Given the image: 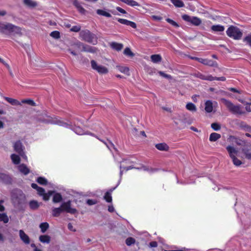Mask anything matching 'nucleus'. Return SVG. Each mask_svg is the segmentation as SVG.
<instances>
[{"instance_id": "obj_1", "label": "nucleus", "mask_w": 251, "mask_h": 251, "mask_svg": "<svg viewBox=\"0 0 251 251\" xmlns=\"http://www.w3.org/2000/svg\"><path fill=\"white\" fill-rule=\"evenodd\" d=\"M0 33L6 35L22 34L20 27L9 23L0 22Z\"/></svg>"}, {"instance_id": "obj_2", "label": "nucleus", "mask_w": 251, "mask_h": 251, "mask_svg": "<svg viewBox=\"0 0 251 251\" xmlns=\"http://www.w3.org/2000/svg\"><path fill=\"white\" fill-rule=\"evenodd\" d=\"M38 121L45 124H51L57 125L59 126H63L66 128H73L72 125L69 124L63 120L61 118L56 117H51L47 114L43 115L42 117L38 118Z\"/></svg>"}, {"instance_id": "obj_3", "label": "nucleus", "mask_w": 251, "mask_h": 251, "mask_svg": "<svg viewBox=\"0 0 251 251\" xmlns=\"http://www.w3.org/2000/svg\"><path fill=\"white\" fill-rule=\"evenodd\" d=\"M71 202L68 201L67 202H63L60 207L58 208H54L52 210V215L53 217H57L62 212H66L72 214H75L77 212L75 208H71Z\"/></svg>"}, {"instance_id": "obj_4", "label": "nucleus", "mask_w": 251, "mask_h": 251, "mask_svg": "<svg viewBox=\"0 0 251 251\" xmlns=\"http://www.w3.org/2000/svg\"><path fill=\"white\" fill-rule=\"evenodd\" d=\"M80 37L81 39L89 43L95 45L97 43V37L94 33L89 30H83L80 32Z\"/></svg>"}, {"instance_id": "obj_5", "label": "nucleus", "mask_w": 251, "mask_h": 251, "mask_svg": "<svg viewBox=\"0 0 251 251\" xmlns=\"http://www.w3.org/2000/svg\"><path fill=\"white\" fill-rule=\"evenodd\" d=\"M226 33L229 37L236 40L241 39L243 35L241 29L234 25H230L226 30Z\"/></svg>"}, {"instance_id": "obj_6", "label": "nucleus", "mask_w": 251, "mask_h": 251, "mask_svg": "<svg viewBox=\"0 0 251 251\" xmlns=\"http://www.w3.org/2000/svg\"><path fill=\"white\" fill-rule=\"evenodd\" d=\"M222 101L232 113L240 115L245 113V112L242 110L240 105H235L230 101L226 99H222Z\"/></svg>"}, {"instance_id": "obj_7", "label": "nucleus", "mask_w": 251, "mask_h": 251, "mask_svg": "<svg viewBox=\"0 0 251 251\" xmlns=\"http://www.w3.org/2000/svg\"><path fill=\"white\" fill-rule=\"evenodd\" d=\"M226 149L228 152L230 157L231 158L233 164L236 166H239L242 164L241 160L236 157L238 151L233 147L228 146L226 147Z\"/></svg>"}, {"instance_id": "obj_8", "label": "nucleus", "mask_w": 251, "mask_h": 251, "mask_svg": "<svg viewBox=\"0 0 251 251\" xmlns=\"http://www.w3.org/2000/svg\"><path fill=\"white\" fill-rule=\"evenodd\" d=\"M182 19L185 22L190 23L192 25L199 26L201 24V20L198 17L190 16L187 14L182 15Z\"/></svg>"}, {"instance_id": "obj_9", "label": "nucleus", "mask_w": 251, "mask_h": 251, "mask_svg": "<svg viewBox=\"0 0 251 251\" xmlns=\"http://www.w3.org/2000/svg\"><path fill=\"white\" fill-rule=\"evenodd\" d=\"M91 65L92 68L100 74H106L108 72V70L106 67L98 65L94 60L91 61Z\"/></svg>"}, {"instance_id": "obj_10", "label": "nucleus", "mask_w": 251, "mask_h": 251, "mask_svg": "<svg viewBox=\"0 0 251 251\" xmlns=\"http://www.w3.org/2000/svg\"><path fill=\"white\" fill-rule=\"evenodd\" d=\"M196 76L197 77L202 79L209 81L218 80L225 81L226 80V78L224 76L221 77H214L212 75H205L201 73H198Z\"/></svg>"}, {"instance_id": "obj_11", "label": "nucleus", "mask_w": 251, "mask_h": 251, "mask_svg": "<svg viewBox=\"0 0 251 251\" xmlns=\"http://www.w3.org/2000/svg\"><path fill=\"white\" fill-rule=\"evenodd\" d=\"M71 46V48L68 49V51H69L72 55L76 56L77 53H76L75 50L81 51L82 48V43L77 41L75 43L72 44Z\"/></svg>"}, {"instance_id": "obj_12", "label": "nucleus", "mask_w": 251, "mask_h": 251, "mask_svg": "<svg viewBox=\"0 0 251 251\" xmlns=\"http://www.w3.org/2000/svg\"><path fill=\"white\" fill-rule=\"evenodd\" d=\"M14 151L22 156L25 154L24 150V147L20 140L17 141L14 144Z\"/></svg>"}, {"instance_id": "obj_13", "label": "nucleus", "mask_w": 251, "mask_h": 251, "mask_svg": "<svg viewBox=\"0 0 251 251\" xmlns=\"http://www.w3.org/2000/svg\"><path fill=\"white\" fill-rule=\"evenodd\" d=\"M242 152L244 154L247 159L251 160V146L245 144L242 149Z\"/></svg>"}, {"instance_id": "obj_14", "label": "nucleus", "mask_w": 251, "mask_h": 251, "mask_svg": "<svg viewBox=\"0 0 251 251\" xmlns=\"http://www.w3.org/2000/svg\"><path fill=\"white\" fill-rule=\"evenodd\" d=\"M0 180L6 184H11L12 182V179L10 176L4 173H0Z\"/></svg>"}, {"instance_id": "obj_15", "label": "nucleus", "mask_w": 251, "mask_h": 251, "mask_svg": "<svg viewBox=\"0 0 251 251\" xmlns=\"http://www.w3.org/2000/svg\"><path fill=\"white\" fill-rule=\"evenodd\" d=\"M117 21L118 22H119L120 23H121L122 24L130 26L133 28H136L137 27V25H136V24L135 23L130 21H129V20H127L126 19L119 18V19H118Z\"/></svg>"}, {"instance_id": "obj_16", "label": "nucleus", "mask_w": 251, "mask_h": 251, "mask_svg": "<svg viewBox=\"0 0 251 251\" xmlns=\"http://www.w3.org/2000/svg\"><path fill=\"white\" fill-rule=\"evenodd\" d=\"M19 236L21 239L25 244H29L30 243V239L29 236L25 233L23 230L19 231Z\"/></svg>"}, {"instance_id": "obj_17", "label": "nucleus", "mask_w": 251, "mask_h": 251, "mask_svg": "<svg viewBox=\"0 0 251 251\" xmlns=\"http://www.w3.org/2000/svg\"><path fill=\"white\" fill-rule=\"evenodd\" d=\"M96 50L97 49L95 47H93L87 45H84L82 43V48L81 51L95 53Z\"/></svg>"}, {"instance_id": "obj_18", "label": "nucleus", "mask_w": 251, "mask_h": 251, "mask_svg": "<svg viewBox=\"0 0 251 251\" xmlns=\"http://www.w3.org/2000/svg\"><path fill=\"white\" fill-rule=\"evenodd\" d=\"M25 196L23 194L20 195L19 196H12V200L15 204L18 205L21 204L24 200Z\"/></svg>"}, {"instance_id": "obj_19", "label": "nucleus", "mask_w": 251, "mask_h": 251, "mask_svg": "<svg viewBox=\"0 0 251 251\" xmlns=\"http://www.w3.org/2000/svg\"><path fill=\"white\" fill-rule=\"evenodd\" d=\"M213 103L211 100H208L205 102L204 109L207 113H210L213 111Z\"/></svg>"}, {"instance_id": "obj_20", "label": "nucleus", "mask_w": 251, "mask_h": 251, "mask_svg": "<svg viewBox=\"0 0 251 251\" xmlns=\"http://www.w3.org/2000/svg\"><path fill=\"white\" fill-rule=\"evenodd\" d=\"M18 168L19 171L25 175H27L30 172L29 169L24 164L20 165Z\"/></svg>"}, {"instance_id": "obj_21", "label": "nucleus", "mask_w": 251, "mask_h": 251, "mask_svg": "<svg viewBox=\"0 0 251 251\" xmlns=\"http://www.w3.org/2000/svg\"><path fill=\"white\" fill-rule=\"evenodd\" d=\"M62 196L60 193H55L53 194V196L52 198V201L53 203H58L61 202L62 201Z\"/></svg>"}, {"instance_id": "obj_22", "label": "nucleus", "mask_w": 251, "mask_h": 251, "mask_svg": "<svg viewBox=\"0 0 251 251\" xmlns=\"http://www.w3.org/2000/svg\"><path fill=\"white\" fill-rule=\"evenodd\" d=\"M110 47L111 48L117 51H120L123 48V45L121 43H118L117 42H112L110 44Z\"/></svg>"}, {"instance_id": "obj_23", "label": "nucleus", "mask_w": 251, "mask_h": 251, "mask_svg": "<svg viewBox=\"0 0 251 251\" xmlns=\"http://www.w3.org/2000/svg\"><path fill=\"white\" fill-rule=\"evenodd\" d=\"M4 99L12 105H21V102L16 99L9 97H5Z\"/></svg>"}, {"instance_id": "obj_24", "label": "nucleus", "mask_w": 251, "mask_h": 251, "mask_svg": "<svg viewBox=\"0 0 251 251\" xmlns=\"http://www.w3.org/2000/svg\"><path fill=\"white\" fill-rule=\"evenodd\" d=\"M39 241L43 243L49 244L50 242V237L48 235H42L39 236Z\"/></svg>"}, {"instance_id": "obj_25", "label": "nucleus", "mask_w": 251, "mask_h": 251, "mask_svg": "<svg viewBox=\"0 0 251 251\" xmlns=\"http://www.w3.org/2000/svg\"><path fill=\"white\" fill-rule=\"evenodd\" d=\"M204 65H207L210 67H217L218 66V63L216 61H213L212 60L208 59L207 58H205L204 60Z\"/></svg>"}, {"instance_id": "obj_26", "label": "nucleus", "mask_w": 251, "mask_h": 251, "mask_svg": "<svg viewBox=\"0 0 251 251\" xmlns=\"http://www.w3.org/2000/svg\"><path fill=\"white\" fill-rule=\"evenodd\" d=\"M221 137L220 134L213 132L210 134L209 136V141L211 142H215Z\"/></svg>"}, {"instance_id": "obj_27", "label": "nucleus", "mask_w": 251, "mask_h": 251, "mask_svg": "<svg viewBox=\"0 0 251 251\" xmlns=\"http://www.w3.org/2000/svg\"><path fill=\"white\" fill-rule=\"evenodd\" d=\"M211 29L215 32H222L225 30V27L223 25H212Z\"/></svg>"}, {"instance_id": "obj_28", "label": "nucleus", "mask_w": 251, "mask_h": 251, "mask_svg": "<svg viewBox=\"0 0 251 251\" xmlns=\"http://www.w3.org/2000/svg\"><path fill=\"white\" fill-rule=\"evenodd\" d=\"M169 150V146L165 143L158 144V150L161 151H168Z\"/></svg>"}, {"instance_id": "obj_29", "label": "nucleus", "mask_w": 251, "mask_h": 251, "mask_svg": "<svg viewBox=\"0 0 251 251\" xmlns=\"http://www.w3.org/2000/svg\"><path fill=\"white\" fill-rule=\"evenodd\" d=\"M176 7L181 8L184 6V2L181 0H170Z\"/></svg>"}, {"instance_id": "obj_30", "label": "nucleus", "mask_w": 251, "mask_h": 251, "mask_svg": "<svg viewBox=\"0 0 251 251\" xmlns=\"http://www.w3.org/2000/svg\"><path fill=\"white\" fill-rule=\"evenodd\" d=\"M230 138L234 139L235 143L238 146H243L245 144H247L246 141H245L244 140H241L238 138H237L235 136H230Z\"/></svg>"}, {"instance_id": "obj_31", "label": "nucleus", "mask_w": 251, "mask_h": 251, "mask_svg": "<svg viewBox=\"0 0 251 251\" xmlns=\"http://www.w3.org/2000/svg\"><path fill=\"white\" fill-rule=\"evenodd\" d=\"M100 141L103 143L106 147L108 148V149L111 150V148H113L114 150L117 151L116 148L115 147L113 143L110 140H107V142H105L103 140H102L99 138H98Z\"/></svg>"}, {"instance_id": "obj_32", "label": "nucleus", "mask_w": 251, "mask_h": 251, "mask_svg": "<svg viewBox=\"0 0 251 251\" xmlns=\"http://www.w3.org/2000/svg\"><path fill=\"white\" fill-rule=\"evenodd\" d=\"M11 159L14 164L17 165L20 163L21 159L19 155L16 154H12L11 155Z\"/></svg>"}, {"instance_id": "obj_33", "label": "nucleus", "mask_w": 251, "mask_h": 251, "mask_svg": "<svg viewBox=\"0 0 251 251\" xmlns=\"http://www.w3.org/2000/svg\"><path fill=\"white\" fill-rule=\"evenodd\" d=\"M24 3L25 5L29 7L33 8L37 5V3L35 1L31 0H24Z\"/></svg>"}, {"instance_id": "obj_34", "label": "nucleus", "mask_w": 251, "mask_h": 251, "mask_svg": "<svg viewBox=\"0 0 251 251\" xmlns=\"http://www.w3.org/2000/svg\"><path fill=\"white\" fill-rule=\"evenodd\" d=\"M96 13L99 15L103 16L109 18L111 17V15L109 13L102 9H97Z\"/></svg>"}, {"instance_id": "obj_35", "label": "nucleus", "mask_w": 251, "mask_h": 251, "mask_svg": "<svg viewBox=\"0 0 251 251\" xmlns=\"http://www.w3.org/2000/svg\"><path fill=\"white\" fill-rule=\"evenodd\" d=\"M39 227L42 233H45L49 228V224L47 222H44L40 224Z\"/></svg>"}, {"instance_id": "obj_36", "label": "nucleus", "mask_w": 251, "mask_h": 251, "mask_svg": "<svg viewBox=\"0 0 251 251\" xmlns=\"http://www.w3.org/2000/svg\"><path fill=\"white\" fill-rule=\"evenodd\" d=\"M55 193L54 191L50 190L47 193H45L42 196L44 201H47L49 200L50 197Z\"/></svg>"}, {"instance_id": "obj_37", "label": "nucleus", "mask_w": 251, "mask_h": 251, "mask_svg": "<svg viewBox=\"0 0 251 251\" xmlns=\"http://www.w3.org/2000/svg\"><path fill=\"white\" fill-rule=\"evenodd\" d=\"M186 108L188 110L192 112H195L197 111V108L196 105L192 102L188 103L186 105Z\"/></svg>"}, {"instance_id": "obj_38", "label": "nucleus", "mask_w": 251, "mask_h": 251, "mask_svg": "<svg viewBox=\"0 0 251 251\" xmlns=\"http://www.w3.org/2000/svg\"><path fill=\"white\" fill-rule=\"evenodd\" d=\"M29 205L30 208L32 210L37 209L39 206L38 202L34 200L30 201L29 203Z\"/></svg>"}, {"instance_id": "obj_39", "label": "nucleus", "mask_w": 251, "mask_h": 251, "mask_svg": "<svg viewBox=\"0 0 251 251\" xmlns=\"http://www.w3.org/2000/svg\"><path fill=\"white\" fill-rule=\"evenodd\" d=\"M124 2L132 7L140 5L137 1L134 0H124Z\"/></svg>"}, {"instance_id": "obj_40", "label": "nucleus", "mask_w": 251, "mask_h": 251, "mask_svg": "<svg viewBox=\"0 0 251 251\" xmlns=\"http://www.w3.org/2000/svg\"><path fill=\"white\" fill-rule=\"evenodd\" d=\"M100 126L101 124L100 123L95 124L93 126V129L95 130L96 132L102 134L103 132V129Z\"/></svg>"}, {"instance_id": "obj_41", "label": "nucleus", "mask_w": 251, "mask_h": 251, "mask_svg": "<svg viewBox=\"0 0 251 251\" xmlns=\"http://www.w3.org/2000/svg\"><path fill=\"white\" fill-rule=\"evenodd\" d=\"M36 181L39 184L43 185H46L48 184L47 179L45 177L42 176L38 177L36 179Z\"/></svg>"}, {"instance_id": "obj_42", "label": "nucleus", "mask_w": 251, "mask_h": 251, "mask_svg": "<svg viewBox=\"0 0 251 251\" xmlns=\"http://www.w3.org/2000/svg\"><path fill=\"white\" fill-rule=\"evenodd\" d=\"M8 221V217L5 213H0V222H3L4 224H6Z\"/></svg>"}, {"instance_id": "obj_43", "label": "nucleus", "mask_w": 251, "mask_h": 251, "mask_svg": "<svg viewBox=\"0 0 251 251\" xmlns=\"http://www.w3.org/2000/svg\"><path fill=\"white\" fill-rule=\"evenodd\" d=\"M21 104L22 103H26V104H27L31 106H35L36 105L35 102L32 100H30V99L23 100L21 101Z\"/></svg>"}, {"instance_id": "obj_44", "label": "nucleus", "mask_w": 251, "mask_h": 251, "mask_svg": "<svg viewBox=\"0 0 251 251\" xmlns=\"http://www.w3.org/2000/svg\"><path fill=\"white\" fill-rule=\"evenodd\" d=\"M104 199L107 202H111L112 201V198L111 196V194H110V192H106L104 196Z\"/></svg>"}, {"instance_id": "obj_45", "label": "nucleus", "mask_w": 251, "mask_h": 251, "mask_svg": "<svg viewBox=\"0 0 251 251\" xmlns=\"http://www.w3.org/2000/svg\"><path fill=\"white\" fill-rule=\"evenodd\" d=\"M135 243V239L133 237H128L126 240V244L127 246H130Z\"/></svg>"}, {"instance_id": "obj_46", "label": "nucleus", "mask_w": 251, "mask_h": 251, "mask_svg": "<svg viewBox=\"0 0 251 251\" xmlns=\"http://www.w3.org/2000/svg\"><path fill=\"white\" fill-rule=\"evenodd\" d=\"M124 53L125 55L131 57L134 55V54L131 51L130 49L129 48H126L125 49Z\"/></svg>"}, {"instance_id": "obj_47", "label": "nucleus", "mask_w": 251, "mask_h": 251, "mask_svg": "<svg viewBox=\"0 0 251 251\" xmlns=\"http://www.w3.org/2000/svg\"><path fill=\"white\" fill-rule=\"evenodd\" d=\"M50 36L55 39H58L60 37V34L58 31L55 30L50 33Z\"/></svg>"}, {"instance_id": "obj_48", "label": "nucleus", "mask_w": 251, "mask_h": 251, "mask_svg": "<svg viewBox=\"0 0 251 251\" xmlns=\"http://www.w3.org/2000/svg\"><path fill=\"white\" fill-rule=\"evenodd\" d=\"M73 130L77 134L82 135L84 134L83 129L79 126H75L73 128Z\"/></svg>"}, {"instance_id": "obj_49", "label": "nucleus", "mask_w": 251, "mask_h": 251, "mask_svg": "<svg viewBox=\"0 0 251 251\" xmlns=\"http://www.w3.org/2000/svg\"><path fill=\"white\" fill-rule=\"evenodd\" d=\"M166 21L168 23H169L170 24H171L172 25H173V26H174L175 27L177 28V27H179V25L175 21H173V20H172L170 18H167L166 19Z\"/></svg>"}, {"instance_id": "obj_50", "label": "nucleus", "mask_w": 251, "mask_h": 251, "mask_svg": "<svg viewBox=\"0 0 251 251\" xmlns=\"http://www.w3.org/2000/svg\"><path fill=\"white\" fill-rule=\"evenodd\" d=\"M243 41L246 42L247 44L251 47V33L246 36Z\"/></svg>"}, {"instance_id": "obj_51", "label": "nucleus", "mask_w": 251, "mask_h": 251, "mask_svg": "<svg viewBox=\"0 0 251 251\" xmlns=\"http://www.w3.org/2000/svg\"><path fill=\"white\" fill-rule=\"evenodd\" d=\"M211 127L215 131H218L221 129V126L217 123H212Z\"/></svg>"}, {"instance_id": "obj_52", "label": "nucleus", "mask_w": 251, "mask_h": 251, "mask_svg": "<svg viewBox=\"0 0 251 251\" xmlns=\"http://www.w3.org/2000/svg\"><path fill=\"white\" fill-rule=\"evenodd\" d=\"M133 168H134V167H133L132 166H130L128 167L120 166V169H121L120 174H121V175H122L124 171H127L128 170H129L133 169Z\"/></svg>"}, {"instance_id": "obj_53", "label": "nucleus", "mask_w": 251, "mask_h": 251, "mask_svg": "<svg viewBox=\"0 0 251 251\" xmlns=\"http://www.w3.org/2000/svg\"><path fill=\"white\" fill-rule=\"evenodd\" d=\"M158 73L163 77L166 78L168 79H172V76L171 75L166 74L164 73L163 72L159 71L158 72Z\"/></svg>"}, {"instance_id": "obj_54", "label": "nucleus", "mask_w": 251, "mask_h": 251, "mask_svg": "<svg viewBox=\"0 0 251 251\" xmlns=\"http://www.w3.org/2000/svg\"><path fill=\"white\" fill-rule=\"evenodd\" d=\"M80 26L74 25L71 28V31L77 32L80 30Z\"/></svg>"}, {"instance_id": "obj_55", "label": "nucleus", "mask_w": 251, "mask_h": 251, "mask_svg": "<svg viewBox=\"0 0 251 251\" xmlns=\"http://www.w3.org/2000/svg\"><path fill=\"white\" fill-rule=\"evenodd\" d=\"M86 203L89 205H92L96 204L97 203V201L96 200L88 199L87 200Z\"/></svg>"}, {"instance_id": "obj_56", "label": "nucleus", "mask_w": 251, "mask_h": 251, "mask_svg": "<svg viewBox=\"0 0 251 251\" xmlns=\"http://www.w3.org/2000/svg\"><path fill=\"white\" fill-rule=\"evenodd\" d=\"M37 191L38 192V195L40 196H42L45 193V189L41 187H39Z\"/></svg>"}, {"instance_id": "obj_57", "label": "nucleus", "mask_w": 251, "mask_h": 251, "mask_svg": "<svg viewBox=\"0 0 251 251\" xmlns=\"http://www.w3.org/2000/svg\"><path fill=\"white\" fill-rule=\"evenodd\" d=\"M77 9L82 14H84L86 12V10L81 5L78 6Z\"/></svg>"}, {"instance_id": "obj_58", "label": "nucleus", "mask_w": 251, "mask_h": 251, "mask_svg": "<svg viewBox=\"0 0 251 251\" xmlns=\"http://www.w3.org/2000/svg\"><path fill=\"white\" fill-rule=\"evenodd\" d=\"M242 127L244 129L245 131L251 132V126L248 125H243Z\"/></svg>"}, {"instance_id": "obj_59", "label": "nucleus", "mask_w": 251, "mask_h": 251, "mask_svg": "<svg viewBox=\"0 0 251 251\" xmlns=\"http://www.w3.org/2000/svg\"><path fill=\"white\" fill-rule=\"evenodd\" d=\"M120 71L125 74L129 73V69L127 67H122L120 69Z\"/></svg>"}, {"instance_id": "obj_60", "label": "nucleus", "mask_w": 251, "mask_h": 251, "mask_svg": "<svg viewBox=\"0 0 251 251\" xmlns=\"http://www.w3.org/2000/svg\"><path fill=\"white\" fill-rule=\"evenodd\" d=\"M68 228L70 230L72 231H75L76 230L75 228H74V226L71 223H69L68 225Z\"/></svg>"}, {"instance_id": "obj_61", "label": "nucleus", "mask_w": 251, "mask_h": 251, "mask_svg": "<svg viewBox=\"0 0 251 251\" xmlns=\"http://www.w3.org/2000/svg\"><path fill=\"white\" fill-rule=\"evenodd\" d=\"M151 58L153 63H157V54L152 55Z\"/></svg>"}, {"instance_id": "obj_62", "label": "nucleus", "mask_w": 251, "mask_h": 251, "mask_svg": "<svg viewBox=\"0 0 251 251\" xmlns=\"http://www.w3.org/2000/svg\"><path fill=\"white\" fill-rule=\"evenodd\" d=\"M116 9L118 11L120 12L122 14H126V10H125L124 9L120 7H117Z\"/></svg>"}, {"instance_id": "obj_63", "label": "nucleus", "mask_w": 251, "mask_h": 251, "mask_svg": "<svg viewBox=\"0 0 251 251\" xmlns=\"http://www.w3.org/2000/svg\"><path fill=\"white\" fill-rule=\"evenodd\" d=\"M73 4L76 8L81 5L78 2V0H74L73 2Z\"/></svg>"}, {"instance_id": "obj_64", "label": "nucleus", "mask_w": 251, "mask_h": 251, "mask_svg": "<svg viewBox=\"0 0 251 251\" xmlns=\"http://www.w3.org/2000/svg\"><path fill=\"white\" fill-rule=\"evenodd\" d=\"M185 248H182L180 249H176V250H165V251H186Z\"/></svg>"}]
</instances>
